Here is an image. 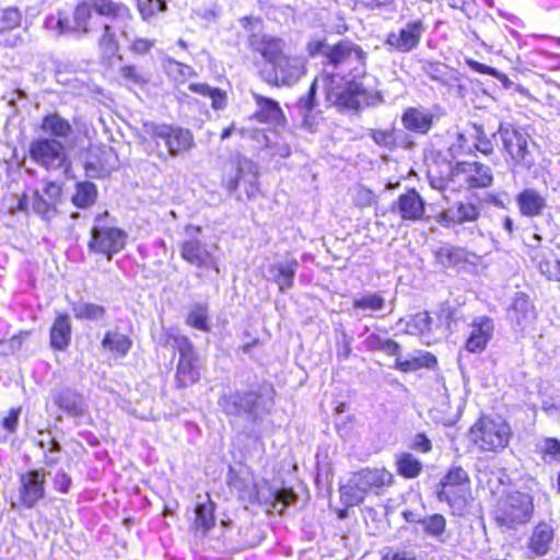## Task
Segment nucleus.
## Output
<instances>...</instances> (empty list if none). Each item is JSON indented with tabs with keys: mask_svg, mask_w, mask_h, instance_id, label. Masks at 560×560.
<instances>
[{
	"mask_svg": "<svg viewBox=\"0 0 560 560\" xmlns=\"http://www.w3.org/2000/svg\"><path fill=\"white\" fill-rule=\"evenodd\" d=\"M509 318L514 324L515 328L522 331L534 323L536 318L534 306L528 296L523 292L515 294L513 303L509 308Z\"/></svg>",
	"mask_w": 560,
	"mask_h": 560,
	"instance_id": "5701e85b",
	"label": "nucleus"
},
{
	"mask_svg": "<svg viewBox=\"0 0 560 560\" xmlns=\"http://www.w3.org/2000/svg\"><path fill=\"white\" fill-rule=\"evenodd\" d=\"M228 482L242 499L253 500L256 497L254 479L247 469L236 470L230 467Z\"/></svg>",
	"mask_w": 560,
	"mask_h": 560,
	"instance_id": "c756f323",
	"label": "nucleus"
},
{
	"mask_svg": "<svg viewBox=\"0 0 560 560\" xmlns=\"http://www.w3.org/2000/svg\"><path fill=\"white\" fill-rule=\"evenodd\" d=\"M186 323L199 330L208 331V306L206 304H195L191 306Z\"/></svg>",
	"mask_w": 560,
	"mask_h": 560,
	"instance_id": "de8ad7c7",
	"label": "nucleus"
},
{
	"mask_svg": "<svg viewBox=\"0 0 560 560\" xmlns=\"http://www.w3.org/2000/svg\"><path fill=\"white\" fill-rule=\"evenodd\" d=\"M400 323L405 322V331L409 335H423L430 330L432 318L429 313L421 312L410 316L408 319H400Z\"/></svg>",
	"mask_w": 560,
	"mask_h": 560,
	"instance_id": "a19ab883",
	"label": "nucleus"
},
{
	"mask_svg": "<svg viewBox=\"0 0 560 560\" xmlns=\"http://www.w3.org/2000/svg\"><path fill=\"white\" fill-rule=\"evenodd\" d=\"M472 136L474 152L477 150L486 155L491 154L493 152V144L491 140L487 138L481 127L474 125Z\"/></svg>",
	"mask_w": 560,
	"mask_h": 560,
	"instance_id": "13d9d810",
	"label": "nucleus"
},
{
	"mask_svg": "<svg viewBox=\"0 0 560 560\" xmlns=\"http://www.w3.org/2000/svg\"><path fill=\"white\" fill-rule=\"evenodd\" d=\"M114 168L115 166L113 164L105 165L103 163H100V165H97L92 161H88L85 163L86 175L94 178L104 177L108 175L110 171Z\"/></svg>",
	"mask_w": 560,
	"mask_h": 560,
	"instance_id": "052dcab7",
	"label": "nucleus"
},
{
	"mask_svg": "<svg viewBox=\"0 0 560 560\" xmlns=\"http://www.w3.org/2000/svg\"><path fill=\"white\" fill-rule=\"evenodd\" d=\"M436 364V359L429 352L420 355H413L402 359L398 357L395 361L394 368L401 372H413L422 368H432Z\"/></svg>",
	"mask_w": 560,
	"mask_h": 560,
	"instance_id": "e433bc0d",
	"label": "nucleus"
},
{
	"mask_svg": "<svg viewBox=\"0 0 560 560\" xmlns=\"http://www.w3.org/2000/svg\"><path fill=\"white\" fill-rule=\"evenodd\" d=\"M515 200L521 214L529 218L539 217L547 207L545 197L533 188L521 191Z\"/></svg>",
	"mask_w": 560,
	"mask_h": 560,
	"instance_id": "bb28decb",
	"label": "nucleus"
},
{
	"mask_svg": "<svg viewBox=\"0 0 560 560\" xmlns=\"http://www.w3.org/2000/svg\"><path fill=\"white\" fill-rule=\"evenodd\" d=\"M46 475L44 470L32 469L19 477V499L26 509H33L45 497Z\"/></svg>",
	"mask_w": 560,
	"mask_h": 560,
	"instance_id": "4468645a",
	"label": "nucleus"
},
{
	"mask_svg": "<svg viewBox=\"0 0 560 560\" xmlns=\"http://www.w3.org/2000/svg\"><path fill=\"white\" fill-rule=\"evenodd\" d=\"M195 527L202 534L208 533L214 525V503L209 497L203 502H198L195 508Z\"/></svg>",
	"mask_w": 560,
	"mask_h": 560,
	"instance_id": "c9c22d12",
	"label": "nucleus"
},
{
	"mask_svg": "<svg viewBox=\"0 0 560 560\" xmlns=\"http://www.w3.org/2000/svg\"><path fill=\"white\" fill-rule=\"evenodd\" d=\"M439 486L470 488V478L468 472L460 466H452L446 475L441 479Z\"/></svg>",
	"mask_w": 560,
	"mask_h": 560,
	"instance_id": "49530a36",
	"label": "nucleus"
},
{
	"mask_svg": "<svg viewBox=\"0 0 560 560\" xmlns=\"http://www.w3.org/2000/svg\"><path fill=\"white\" fill-rule=\"evenodd\" d=\"M42 130L58 139H67L72 133L70 122L58 114H49L43 118Z\"/></svg>",
	"mask_w": 560,
	"mask_h": 560,
	"instance_id": "f704fd0d",
	"label": "nucleus"
},
{
	"mask_svg": "<svg viewBox=\"0 0 560 560\" xmlns=\"http://www.w3.org/2000/svg\"><path fill=\"white\" fill-rule=\"evenodd\" d=\"M93 12L109 19L120 31V36L129 39L130 22L133 21L132 12L126 4L113 0L83 1L73 12L57 10L46 16L44 27L56 36L74 32L88 34L91 31L89 22Z\"/></svg>",
	"mask_w": 560,
	"mask_h": 560,
	"instance_id": "f03ea898",
	"label": "nucleus"
},
{
	"mask_svg": "<svg viewBox=\"0 0 560 560\" xmlns=\"http://www.w3.org/2000/svg\"><path fill=\"white\" fill-rule=\"evenodd\" d=\"M22 12L15 7L0 9V34L12 32L22 25Z\"/></svg>",
	"mask_w": 560,
	"mask_h": 560,
	"instance_id": "a18cd8bd",
	"label": "nucleus"
},
{
	"mask_svg": "<svg viewBox=\"0 0 560 560\" xmlns=\"http://www.w3.org/2000/svg\"><path fill=\"white\" fill-rule=\"evenodd\" d=\"M541 457L546 463L560 462V441L555 438H545L539 444Z\"/></svg>",
	"mask_w": 560,
	"mask_h": 560,
	"instance_id": "3c124183",
	"label": "nucleus"
},
{
	"mask_svg": "<svg viewBox=\"0 0 560 560\" xmlns=\"http://www.w3.org/2000/svg\"><path fill=\"white\" fill-rule=\"evenodd\" d=\"M72 312L78 319L100 320L104 317L105 307L94 303L78 302L72 305Z\"/></svg>",
	"mask_w": 560,
	"mask_h": 560,
	"instance_id": "79ce46f5",
	"label": "nucleus"
},
{
	"mask_svg": "<svg viewBox=\"0 0 560 560\" xmlns=\"http://www.w3.org/2000/svg\"><path fill=\"white\" fill-rule=\"evenodd\" d=\"M71 340V324L67 314H59L50 328V345L56 350H65Z\"/></svg>",
	"mask_w": 560,
	"mask_h": 560,
	"instance_id": "7c9ffc66",
	"label": "nucleus"
},
{
	"mask_svg": "<svg viewBox=\"0 0 560 560\" xmlns=\"http://www.w3.org/2000/svg\"><path fill=\"white\" fill-rule=\"evenodd\" d=\"M469 497L470 488L439 486L438 500L447 503L455 515L466 512Z\"/></svg>",
	"mask_w": 560,
	"mask_h": 560,
	"instance_id": "393cba45",
	"label": "nucleus"
},
{
	"mask_svg": "<svg viewBox=\"0 0 560 560\" xmlns=\"http://www.w3.org/2000/svg\"><path fill=\"white\" fill-rule=\"evenodd\" d=\"M217 246L207 245L197 238H189L183 242L180 255L184 260L194 265L202 272H219L220 257L217 254Z\"/></svg>",
	"mask_w": 560,
	"mask_h": 560,
	"instance_id": "9b49d317",
	"label": "nucleus"
},
{
	"mask_svg": "<svg viewBox=\"0 0 560 560\" xmlns=\"http://www.w3.org/2000/svg\"><path fill=\"white\" fill-rule=\"evenodd\" d=\"M497 135L502 152L513 175L529 171L535 164V143L524 131L511 125L501 124Z\"/></svg>",
	"mask_w": 560,
	"mask_h": 560,
	"instance_id": "7ed1b4c3",
	"label": "nucleus"
},
{
	"mask_svg": "<svg viewBox=\"0 0 560 560\" xmlns=\"http://www.w3.org/2000/svg\"><path fill=\"white\" fill-rule=\"evenodd\" d=\"M480 217V208L468 201H456L444 210L440 215V223L450 226L451 224H463L475 222Z\"/></svg>",
	"mask_w": 560,
	"mask_h": 560,
	"instance_id": "4be33fe9",
	"label": "nucleus"
},
{
	"mask_svg": "<svg viewBox=\"0 0 560 560\" xmlns=\"http://www.w3.org/2000/svg\"><path fill=\"white\" fill-rule=\"evenodd\" d=\"M494 331L493 319L488 316H477L470 324V332L466 341V349L472 353L483 351L491 340Z\"/></svg>",
	"mask_w": 560,
	"mask_h": 560,
	"instance_id": "6ab92c4d",
	"label": "nucleus"
},
{
	"mask_svg": "<svg viewBox=\"0 0 560 560\" xmlns=\"http://www.w3.org/2000/svg\"><path fill=\"white\" fill-rule=\"evenodd\" d=\"M385 300L378 293H370L353 301V308L376 312L384 307Z\"/></svg>",
	"mask_w": 560,
	"mask_h": 560,
	"instance_id": "8fccbe9b",
	"label": "nucleus"
},
{
	"mask_svg": "<svg viewBox=\"0 0 560 560\" xmlns=\"http://www.w3.org/2000/svg\"><path fill=\"white\" fill-rule=\"evenodd\" d=\"M422 532L439 541H444V533L446 530V520L442 514L435 513L423 517L421 521Z\"/></svg>",
	"mask_w": 560,
	"mask_h": 560,
	"instance_id": "4c0bfd02",
	"label": "nucleus"
},
{
	"mask_svg": "<svg viewBox=\"0 0 560 560\" xmlns=\"http://www.w3.org/2000/svg\"><path fill=\"white\" fill-rule=\"evenodd\" d=\"M553 540V528L547 523H539L533 530L529 548L537 556L548 552Z\"/></svg>",
	"mask_w": 560,
	"mask_h": 560,
	"instance_id": "2f4dec72",
	"label": "nucleus"
},
{
	"mask_svg": "<svg viewBox=\"0 0 560 560\" xmlns=\"http://www.w3.org/2000/svg\"><path fill=\"white\" fill-rule=\"evenodd\" d=\"M468 66L470 67L471 70H474L478 73L488 74L490 77H493L506 89L510 88L512 84V82L508 78V75L500 72L495 68H492L490 66L483 65V63L475 61V60H469Z\"/></svg>",
	"mask_w": 560,
	"mask_h": 560,
	"instance_id": "5fc2aeb1",
	"label": "nucleus"
},
{
	"mask_svg": "<svg viewBox=\"0 0 560 560\" xmlns=\"http://www.w3.org/2000/svg\"><path fill=\"white\" fill-rule=\"evenodd\" d=\"M474 136L472 128L465 132L457 133L455 140L450 145L451 155L456 159L460 155H468L474 153Z\"/></svg>",
	"mask_w": 560,
	"mask_h": 560,
	"instance_id": "37998d69",
	"label": "nucleus"
},
{
	"mask_svg": "<svg viewBox=\"0 0 560 560\" xmlns=\"http://www.w3.org/2000/svg\"><path fill=\"white\" fill-rule=\"evenodd\" d=\"M131 339L119 331H107L102 340V347L118 358L127 355L131 349Z\"/></svg>",
	"mask_w": 560,
	"mask_h": 560,
	"instance_id": "72a5a7b5",
	"label": "nucleus"
},
{
	"mask_svg": "<svg viewBox=\"0 0 560 560\" xmlns=\"http://www.w3.org/2000/svg\"><path fill=\"white\" fill-rule=\"evenodd\" d=\"M248 44L270 66L285 54L284 39L270 34H252Z\"/></svg>",
	"mask_w": 560,
	"mask_h": 560,
	"instance_id": "f3484780",
	"label": "nucleus"
},
{
	"mask_svg": "<svg viewBox=\"0 0 560 560\" xmlns=\"http://www.w3.org/2000/svg\"><path fill=\"white\" fill-rule=\"evenodd\" d=\"M454 175L468 188H488L493 183L491 167L479 162H457Z\"/></svg>",
	"mask_w": 560,
	"mask_h": 560,
	"instance_id": "dca6fc26",
	"label": "nucleus"
},
{
	"mask_svg": "<svg viewBox=\"0 0 560 560\" xmlns=\"http://www.w3.org/2000/svg\"><path fill=\"white\" fill-rule=\"evenodd\" d=\"M219 405L222 410L229 416H242L244 415L242 408L241 393H234L224 395L220 398Z\"/></svg>",
	"mask_w": 560,
	"mask_h": 560,
	"instance_id": "864d4df0",
	"label": "nucleus"
},
{
	"mask_svg": "<svg viewBox=\"0 0 560 560\" xmlns=\"http://www.w3.org/2000/svg\"><path fill=\"white\" fill-rule=\"evenodd\" d=\"M115 28L120 33L118 27L112 21L110 24H104L103 34L98 40L101 48L112 55L118 50V42L114 31Z\"/></svg>",
	"mask_w": 560,
	"mask_h": 560,
	"instance_id": "603ef678",
	"label": "nucleus"
},
{
	"mask_svg": "<svg viewBox=\"0 0 560 560\" xmlns=\"http://www.w3.org/2000/svg\"><path fill=\"white\" fill-rule=\"evenodd\" d=\"M143 131L158 145L162 142L172 158L182 156L195 147L192 132L177 125L145 121Z\"/></svg>",
	"mask_w": 560,
	"mask_h": 560,
	"instance_id": "0eeeda50",
	"label": "nucleus"
},
{
	"mask_svg": "<svg viewBox=\"0 0 560 560\" xmlns=\"http://www.w3.org/2000/svg\"><path fill=\"white\" fill-rule=\"evenodd\" d=\"M432 122L433 115L424 108L409 107L401 117V124L406 129L421 135L429 132Z\"/></svg>",
	"mask_w": 560,
	"mask_h": 560,
	"instance_id": "a878e982",
	"label": "nucleus"
},
{
	"mask_svg": "<svg viewBox=\"0 0 560 560\" xmlns=\"http://www.w3.org/2000/svg\"><path fill=\"white\" fill-rule=\"evenodd\" d=\"M52 482L57 491L60 493H68L72 481L70 476L65 471H58L56 472Z\"/></svg>",
	"mask_w": 560,
	"mask_h": 560,
	"instance_id": "0e129e2a",
	"label": "nucleus"
},
{
	"mask_svg": "<svg viewBox=\"0 0 560 560\" xmlns=\"http://www.w3.org/2000/svg\"><path fill=\"white\" fill-rule=\"evenodd\" d=\"M137 8L141 19L150 22L159 12L166 11L167 5L164 0H137Z\"/></svg>",
	"mask_w": 560,
	"mask_h": 560,
	"instance_id": "09e8293b",
	"label": "nucleus"
},
{
	"mask_svg": "<svg viewBox=\"0 0 560 560\" xmlns=\"http://www.w3.org/2000/svg\"><path fill=\"white\" fill-rule=\"evenodd\" d=\"M318 80H315L311 85L306 95L300 97L296 109L302 118L301 127L308 132H315L322 119L319 112H316V89Z\"/></svg>",
	"mask_w": 560,
	"mask_h": 560,
	"instance_id": "412c9836",
	"label": "nucleus"
},
{
	"mask_svg": "<svg viewBox=\"0 0 560 560\" xmlns=\"http://www.w3.org/2000/svg\"><path fill=\"white\" fill-rule=\"evenodd\" d=\"M189 88L191 91L200 95L208 96L211 100V105L214 109L219 110L225 107L226 96L220 89L211 88L206 83L190 84Z\"/></svg>",
	"mask_w": 560,
	"mask_h": 560,
	"instance_id": "c03bdc74",
	"label": "nucleus"
},
{
	"mask_svg": "<svg viewBox=\"0 0 560 560\" xmlns=\"http://www.w3.org/2000/svg\"><path fill=\"white\" fill-rule=\"evenodd\" d=\"M470 257L475 255L469 254L462 247L445 245L435 250V258L443 267H455L464 262H469Z\"/></svg>",
	"mask_w": 560,
	"mask_h": 560,
	"instance_id": "473e14b6",
	"label": "nucleus"
},
{
	"mask_svg": "<svg viewBox=\"0 0 560 560\" xmlns=\"http://www.w3.org/2000/svg\"><path fill=\"white\" fill-rule=\"evenodd\" d=\"M120 77L130 84L143 85L148 82V79L131 65L121 66L119 69Z\"/></svg>",
	"mask_w": 560,
	"mask_h": 560,
	"instance_id": "bf43d9fd",
	"label": "nucleus"
},
{
	"mask_svg": "<svg viewBox=\"0 0 560 560\" xmlns=\"http://www.w3.org/2000/svg\"><path fill=\"white\" fill-rule=\"evenodd\" d=\"M20 413H21V408H13L9 411V415L3 419L2 427L9 433H14L16 431Z\"/></svg>",
	"mask_w": 560,
	"mask_h": 560,
	"instance_id": "e2e57ef3",
	"label": "nucleus"
},
{
	"mask_svg": "<svg viewBox=\"0 0 560 560\" xmlns=\"http://www.w3.org/2000/svg\"><path fill=\"white\" fill-rule=\"evenodd\" d=\"M241 399L244 415L256 419L259 416V395L255 392L241 393Z\"/></svg>",
	"mask_w": 560,
	"mask_h": 560,
	"instance_id": "4d7b16f0",
	"label": "nucleus"
},
{
	"mask_svg": "<svg viewBox=\"0 0 560 560\" xmlns=\"http://www.w3.org/2000/svg\"><path fill=\"white\" fill-rule=\"evenodd\" d=\"M397 471L405 478H416L422 471V463L410 453H401L396 458Z\"/></svg>",
	"mask_w": 560,
	"mask_h": 560,
	"instance_id": "58836bf2",
	"label": "nucleus"
},
{
	"mask_svg": "<svg viewBox=\"0 0 560 560\" xmlns=\"http://www.w3.org/2000/svg\"><path fill=\"white\" fill-rule=\"evenodd\" d=\"M410 446L411 448L422 453H428L432 448L431 441L427 438L424 433H417Z\"/></svg>",
	"mask_w": 560,
	"mask_h": 560,
	"instance_id": "338daca9",
	"label": "nucleus"
},
{
	"mask_svg": "<svg viewBox=\"0 0 560 560\" xmlns=\"http://www.w3.org/2000/svg\"><path fill=\"white\" fill-rule=\"evenodd\" d=\"M392 481L393 475L384 468L361 469L340 487V500L346 506L359 505L369 492L389 486Z\"/></svg>",
	"mask_w": 560,
	"mask_h": 560,
	"instance_id": "20e7f679",
	"label": "nucleus"
},
{
	"mask_svg": "<svg viewBox=\"0 0 560 560\" xmlns=\"http://www.w3.org/2000/svg\"><path fill=\"white\" fill-rule=\"evenodd\" d=\"M511 435L509 423L491 416L480 417L469 430L471 442L483 452H499L505 448Z\"/></svg>",
	"mask_w": 560,
	"mask_h": 560,
	"instance_id": "423d86ee",
	"label": "nucleus"
},
{
	"mask_svg": "<svg viewBox=\"0 0 560 560\" xmlns=\"http://www.w3.org/2000/svg\"><path fill=\"white\" fill-rule=\"evenodd\" d=\"M299 262L294 258H287L268 265L265 271L267 281L275 282L280 292H285L294 285Z\"/></svg>",
	"mask_w": 560,
	"mask_h": 560,
	"instance_id": "a211bd4d",
	"label": "nucleus"
},
{
	"mask_svg": "<svg viewBox=\"0 0 560 560\" xmlns=\"http://www.w3.org/2000/svg\"><path fill=\"white\" fill-rule=\"evenodd\" d=\"M425 32L427 25L423 20H410L398 32L388 33L385 44L389 47L388 50L407 54L418 48Z\"/></svg>",
	"mask_w": 560,
	"mask_h": 560,
	"instance_id": "ddd939ff",
	"label": "nucleus"
},
{
	"mask_svg": "<svg viewBox=\"0 0 560 560\" xmlns=\"http://www.w3.org/2000/svg\"><path fill=\"white\" fill-rule=\"evenodd\" d=\"M258 167L257 165L245 156H237L236 159V174L224 182L225 188L230 192L236 191L238 186L243 185L247 198H253L258 192Z\"/></svg>",
	"mask_w": 560,
	"mask_h": 560,
	"instance_id": "2eb2a0df",
	"label": "nucleus"
},
{
	"mask_svg": "<svg viewBox=\"0 0 560 560\" xmlns=\"http://www.w3.org/2000/svg\"><path fill=\"white\" fill-rule=\"evenodd\" d=\"M306 73V61L301 56L284 54L270 68L261 71L265 82L276 86H292Z\"/></svg>",
	"mask_w": 560,
	"mask_h": 560,
	"instance_id": "1a4fd4ad",
	"label": "nucleus"
},
{
	"mask_svg": "<svg viewBox=\"0 0 560 560\" xmlns=\"http://www.w3.org/2000/svg\"><path fill=\"white\" fill-rule=\"evenodd\" d=\"M257 109L253 117L261 122L279 124L283 118V112L279 103L272 98L253 93Z\"/></svg>",
	"mask_w": 560,
	"mask_h": 560,
	"instance_id": "c85d7f7f",
	"label": "nucleus"
},
{
	"mask_svg": "<svg viewBox=\"0 0 560 560\" xmlns=\"http://www.w3.org/2000/svg\"><path fill=\"white\" fill-rule=\"evenodd\" d=\"M38 436L39 440L37 444L43 451H48L50 453L60 451L59 442L51 436L50 432L39 431Z\"/></svg>",
	"mask_w": 560,
	"mask_h": 560,
	"instance_id": "680f3d73",
	"label": "nucleus"
},
{
	"mask_svg": "<svg viewBox=\"0 0 560 560\" xmlns=\"http://www.w3.org/2000/svg\"><path fill=\"white\" fill-rule=\"evenodd\" d=\"M383 560H416V557L411 551L388 549L384 553Z\"/></svg>",
	"mask_w": 560,
	"mask_h": 560,
	"instance_id": "774afa93",
	"label": "nucleus"
},
{
	"mask_svg": "<svg viewBox=\"0 0 560 560\" xmlns=\"http://www.w3.org/2000/svg\"><path fill=\"white\" fill-rule=\"evenodd\" d=\"M60 185L50 182L45 185L42 191L36 190L32 197L34 212L45 219H50L56 213V207L60 200Z\"/></svg>",
	"mask_w": 560,
	"mask_h": 560,
	"instance_id": "aec40b11",
	"label": "nucleus"
},
{
	"mask_svg": "<svg viewBox=\"0 0 560 560\" xmlns=\"http://www.w3.org/2000/svg\"><path fill=\"white\" fill-rule=\"evenodd\" d=\"M397 207L404 220L417 221L424 214V201L415 189L400 195Z\"/></svg>",
	"mask_w": 560,
	"mask_h": 560,
	"instance_id": "cd10ccee",
	"label": "nucleus"
},
{
	"mask_svg": "<svg viewBox=\"0 0 560 560\" xmlns=\"http://www.w3.org/2000/svg\"><path fill=\"white\" fill-rule=\"evenodd\" d=\"M375 196L372 190L366 188H359L355 191V203L360 207H368L374 202Z\"/></svg>",
	"mask_w": 560,
	"mask_h": 560,
	"instance_id": "69168bd1",
	"label": "nucleus"
},
{
	"mask_svg": "<svg viewBox=\"0 0 560 560\" xmlns=\"http://www.w3.org/2000/svg\"><path fill=\"white\" fill-rule=\"evenodd\" d=\"M52 400L69 417H81L86 410L83 397L70 388H62L54 393Z\"/></svg>",
	"mask_w": 560,
	"mask_h": 560,
	"instance_id": "b1692460",
	"label": "nucleus"
},
{
	"mask_svg": "<svg viewBox=\"0 0 560 560\" xmlns=\"http://www.w3.org/2000/svg\"><path fill=\"white\" fill-rule=\"evenodd\" d=\"M31 158L48 171L68 167V158L60 140L42 138L30 147Z\"/></svg>",
	"mask_w": 560,
	"mask_h": 560,
	"instance_id": "9d476101",
	"label": "nucleus"
},
{
	"mask_svg": "<svg viewBox=\"0 0 560 560\" xmlns=\"http://www.w3.org/2000/svg\"><path fill=\"white\" fill-rule=\"evenodd\" d=\"M126 233L117 228L94 225L91 230L89 248L96 254H103L107 260L120 252L126 244Z\"/></svg>",
	"mask_w": 560,
	"mask_h": 560,
	"instance_id": "f8f14e48",
	"label": "nucleus"
},
{
	"mask_svg": "<svg viewBox=\"0 0 560 560\" xmlns=\"http://www.w3.org/2000/svg\"><path fill=\"white\" fill-rule=\"evenodd\" d=\"M311 56L323 54L325 57L324 72L317 78L325 91L329 106L338 110H358L366 103V93L359 81L365 74L366 54L351 42H340L331 47L322 40L307 44Z\"/></svg>",
	"mask_w": 560,
	"mask_h": 560,
	"instance_id": "f257e3e1",
	"label": "nucleus"
},
{
	"mask_svg": "<svg viewBox=\"0 0 560 560\" xmlns=\"http://www.w3.org/2000/svg\"><path fill=\"white\" fill-rule=\"evenodd\" d=\"M165 345L175 348L179 358L176 366L175 382L178 387H188L200 378L199 357L188 337L178 329L168 328L164 332Z\"/></svg>",
	"mask_w": 560,
	"mask_h": 560,
	"instance_id": "39448f33",
	"label": "nucleus"
},
{
	"mask_svg": "<svg viewBox=\"0 0 560 560\" xmlns=\"http://www.w3.org/2000/svg\"><path fill=\"white\" fill-rule=\"evenodd\" d=\"M96 197V186L90 182H82L77 184L75 194L72 197V202L78 208L85 209L95 202Z\"/></svg>",
	"mask_w": 560,
	"mask_h": 560,
	"instance_id": "ea45409f",
	"label": "nucleus"
},
{
	"mask_svg": "<svg viewBox=\"0 0 560 560\" xmlns=\"http://www.w3.org/2000/svg\"><path fill=\"white\" fill-rule=\"evenodd\" d=\"M533 512V497L526 492L512 491L500 500L495 520L500 525L512 528L529 522Z\"/></svg>",
	"mask_w": 560,
	"mask_h": 560,
	"instance_id": "6e6552de",
	"label": "nucleus"
},
{
	"mask_svg": "<svg viewBox=\"0 0 560 560\" xmlns=\"http://www.w3.org/2000/svg\"><path fill=\"white\" fill-rule=\"evenodd\" d=\"M132 31L133 30H132V21H131L130 28H129V39H126L127 42L130 43V45H129L130 51L136 55L148 54L154 47L155 40L144 38V37H138V36H135L133 38H131Z\"/></svg>",
	"mask_w": 560,
	"mask_h": 560,
	"instance_id": "6e6d98bb",
	"label": "nucleus"
}]
</instances>
